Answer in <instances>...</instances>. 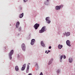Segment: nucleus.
<instances>
[{
  "label": "nucleus",
  "instance_id": "c9c22d12",
  "mask_svg": "<svg viewBox=\"0 0 75 75\" xmlns=\"http://www.w3.org/2000/svg\"><path fill=\"white\" fill-rule=\"evenodd\" d=\"M44 8L43 7H42L41 8L40 10H42V9H43Z\"/></svg>",
  "mask_w": 75,
  "mask_h": 75
},
{
  "label": "nucleus",
  "instance_id": "a19ab883",
  "mask_svg": "<svg viewBox=\"0 0 75 75\" xmlns=\"http://www.w3.org/2000/svg\"><path fill=\"white\" fill-rule=\"evenodd\" d=\"M28 64H29V65H30V64L28 63Z\"/></svg>",
  "mask_w": 75,
  "mask_h": 75
},
{
  "label": "nucleus",
  "instance_id": "e433bc0d",
  "mask_svg": "<svg viewBox=\"0 0 75 75\" xmlns=\"http://www.w3.org/2000/svg\"><path fill=\"white\" fill-rule=\"evenodd\" d=\"M28 75H32V74L30 73L28 74Z\"/></svg>",
  "mask_w": 75,
  "mask_h": 75
},
{
  "label": "nucleus",
  "instance_id": "39448f33",
  "mask_svg": "<svg viewBox=\"0 0 75 75\" xmlns=\"http://www.w3.org/2000/svg\"><path fill=\"white\" fill-rule=\"evenodd\" d=\"M21 48L24 52H25V49H26V47H25V45L23 43L22 44L21 46Z\"/></svg>",
  "mask_w": 75,
  "mask_h": 75
},
{
  "label": "nucleus",
  "instance_id": "4468645a",
  "mask_svg": "<svg viewBox=\"0 0 75 75\" xmlns=\"http://www.w3.org/2000/svg\"><path fill=\"white\" fill-rule=\"evenodd\" d=\"M62 58H63V55H61L59 59V62H62Z\"/></svg>",
  "mask_w": 75,
  "mask_h": 75
},
{
  "label": "nucleus",
  "instance_id": "37998d69",
  "mask_svg": "<svg viewBox=\"0 0 75 75\" xmlns=\"http://www.w3.org/2000/svg\"><path fill=\"white\" fill-rule=\"evenodd\" d=\"M18 34V35H19L20 34Z\"/></svg>",
  "mask_w": 75,
  "mask_h": 75
},
{
  "label": "nucleus",
  "instance_id": "c756f323",
  "mask_svg": "<svg viewBox=\"0 0 75 75\" xmlns=\"http://www.w3.org/2000/svg\"><path fill=\"white\" fill-rule=\"evenodd\" d=\"M19 9H20V10H22L23 9V8L21 6H20L19 7Z\"/></svg>",
  "mask_w": 75,
  "mask_h": 75
},
{
  "label": "nucleus",
  "instance_id": "cd10ccee",
  "mask_svg": "<svg viewBox=\"0 0 75 75\" xmlns=\"http://www.w3.org/2000/svg\"><path fill=\"white\" fill-rule=\"evenodd\" d=\"M37 67V69H36V70H37V69H39V66H37V67Z\"/></svg>",
  "mask_w": 75,
  "mask_h": 75
},
{
  "label": "nucleus",
  "instance_id": "f03ea898",
  "mask_svg": "<svg viewBox=\"0 0 75 75\" xmlns=\"http://www.w3.org/2000/svg\"><path fill=\"white\" fill-rule=\"evenodd\" d=\"M13 54H14V50H12L8 54L9 58L10 60L12 59V55H13Z\"/></svg>",
  "mask_w": 75,
  "mask_h": 75
},
{
  "label": "nucleus",
  "instance_id": "4c0bfd02",
  "mask_svg": "<svg viewBox=\"0 0 75 75\" xmlns=\"http://www.w3.org/2000/svg\"><path fill=\"white\" fill-rule=\"evenodd\" d=\"M47 51H48V52H51V51L50 50H48Z\"/></svg>",
  "mask_w": 75,
  "mask_h": 75
},
{
  "label": "nucleus",
  "instance_id": "473e14b6",
  "mask_svg": "<svg viewBox=\"0 0 75 75\" xmlns=\"http://www.w3.org/2000/svg\"><path fill=\"white\" fill-rule=\"evenodd\" d=\"M45 52L46 54H48V53H49V52H47V50H46Z\"/></svg>",
  "mask_w": 75,
  "mask_h": 75
},
{
  "label": "nucleus",
  "instance_id": "6ab92c4d",
  "mask_svg": "<svg viewBox=\"0 0 75 75\" xmlns=\"http://www.w3.org/2000/svg\"><path fill=\"white\" fill-rule=\"evenodd\" d=\"M56 72L57 74H59L60 72H61V69H58L56 71Z\"/></svg>",
  "mask_w": 75,
  "mask_h": 75
},
{
  "label": "nucleus",
  "instance_id": "7c9ffc66",
  "mask_svg": "<svg viewBox=\"0 0 75 75\" xmlns=\"http://www.w3.org/2000/svg\"><path fill=\"white\" fill-rule=\"evenodd\" d=\"M17 55V58H20V55L18 54Z\"/></svg>",
  "mask_w": 75,
  "mask_h": 75
},
{
  "label": "nucleus",
  "instance_id": "423d86ee",
  "mask_svg": "<svg viewBox=\"0 0 75 75\" xmlns=\"http://www.w3.org/2000/svg\"><path fill=\"white\" fill-rule=\"evenodd\" d=\"M40 26V24L37 23L35 24L34 25V28H35V30H37L38 29V28Z\"/></svg>",
  "mask_w": 75,
  "mask_h": 75
},
{
  "label": "nucleus",
  "instance_id": "5701e85b",
  "mask_svg": "<svg viewBox=\"0 0 75 75\" xmlns=\"http://www.w3.org/2000/svg\"><path fill=\"white\" fill-rule=\"evenodd\" d=\"M52 62L49 61V62L48 63V64L49 65H51V64H52Z\"/></svg>",
  "mask_w": 75,
  "mask_h": 75
},
{
  "label": "nucleus",
  "instance_id": "a211bd4d",
  "mask_svg": "<svg viewBox=\"0 0 75 75\" xmlns=\"http://www.w3.org/2000/svg\"><path fill=\"white\" fill-rule=\"evenodd\" d=\"M22 30V27L21 26L19 27L18 28V31H21Z\"/></svg>",
  "mask_w": 75,
  "mask_h": 75
},
{
  "label": "nucleus",
  "instance_id": "412c9836",
  "mask_svg": "<svg viewBox=\"0 0 75 75\" xmlns=\"http://www.w3.org/2000/svg\"><path fill=\"white\" fill-rule=\"evenodd\" d=\"M54 61V59H53L52 58L50 59V61L52 63V61Z\"/></svg>",
  "mask_w": 75,
  "mask_h": 75
},
{
  "label": "nucleus",
  "instance_id": "9d476101",
  "mask_svg": "<svg viewBox=\"0 0 75 75\" xmlns=\"http://www.w3.org/2000/svg\"><path fill=\"white\" fill-rule=\"evenodd\" d=\"M66 44L67 45H68V46H69V47H70L71 46V45H70V44H71V43L69 40H67L66 41Z\"/></svg>",
  "mask_w": 75,
  "mask_h": 75
},
{
  "label": "nucleus",
  "instance_id": "79ce46f5",
  "mask_svg": "<svg viewBox=\"0 0 75 75\" xmlns=\"http://www.w3.org/2000/svg\"><path fill=\"white\" fill-rule=\"evenodd\" d=\"M10 25H11V24Z\"/></svg>",
  "mask_w": 75,
  "mask_h": 75
},
{
  "label": "nucleus",
  "instance_id": "c85d7f7f",
  "mask_svg": "<svg viewBox=\"0 0 75 75\" xmlns=\"http://www.w3.org/2000/svg\"><path fill=\"white\" fill-rule=\"evenodd\" d=\"M38 63H36V64H35V67H37V66H38Z\"/></svg>",
  "mask_w": 75,
  "mask_h": 75
},
{
  "label": "nucleus",
  "instance_id": "f8f14e48",
  "mask_svg": "<svg viewBox=\"0 0 75 75\" xmlns=\"http://www.w3.org/2000/svg\"><path fill=\"white\" fill-rule=\"evenodd\" d=\"M73 59L72 58L70 57L69 59V62L70 63H72L73 62Z\"/></svg>",
  "mask_w": 75,
  "mask_h": 75
},
{
  "label": "nucleus",
  "instance_id": "bb28decb",
  "mask_svg": "<svg viewBox=\"0 0 75 75\" xmlns=\"http://www.w3.org/2000/svg\"><path fill=\"white\" fill-rule=\"evenodd\" d=\"M18 27H19V25H16V28H18Z\"/></svg>",
  "mask_w": 75,
  "mask_h": 75
},
{
  "label": "nucleus",
  "instance_id": "2f4dec72",
  "mask_svg": "<svg viewBox=\"0 0 75 75\" xmlns=\"http://www.w3.org/2000/svg\"><path fill=\"white\" fill-rule=\"evenodd\" d=\"M63 35H64V36H65V35H66V32H65V33H63Z\"/></svg>",
  "mask_w": 75,
  "mask_h": 75
},
{
  "label": "nucleus",
  "instance_id": "72a5a7b5",
  "mask_svg": "<svg viewBox=\"0 0 75 75\" xmlns=\"http://www.w3.org/2000/svg\"><path fill=\"white\" fill-rule=\"evenodd\" d=\"M39 75H43V74L42 72H41Z\"/></svg>",
  "mask_w": 75,
  "mask_h": 75
},
{
  "label": "nucleus",
  "instance_id": "20e7f679",
  "mask_svg": "<svg viewBox=\"0 0 75 75\" xmlns=\"http://www.w3.org/2000/svg\"><path fill=\"white\" fill-rule=\"evenodd\" d=\"M50 20V17H47L45 18L46 23L47 24H50L51 23V20Z\"/></svg>",
  "mask_w": 75,
  "mask_h": 75
},
{
  "label": "nucleus",
  "instance_id": "a878e982",
  "mask_svg": "<svg viewBox=\"0 0 75 75\" xmlns=\"http://www.w3.org/2000/svg\"><path fill=\"white\" fill-rule=\"evenodd\" d=\"M63 59H65V58H66V56H65V55H63Z\"/></svg>",
  "mask_w": 75,
  "mask_h": 75
},
{
  "label": "nucleus",
  "instance_id": "ddd939ff",
  "mask_svg": "<svg viewBox=\"0 0 75 75\" xmlns=\"http://www.w3.org/2000/svg\"><path fill=\"white\" fill-rule=\"evenodd\" d=\"M63 47V45H62L59 44L58 45V48L59 50H61Z\"/></svg>",
  "mask_w": 75,
  "mask_h": 75
},
{
  "label": "nucleus",
  "instance_id": "9b49d317",
  "mask_svg": "<svg viewBox=\"0 0 75 75\" xmlns=\"http://www.w3.org/2000/svg\"><path fill=\"white\" fill-rule=\"evenodd\" d=\"M24 16V13H22L21 14H20L19 16V17L20 18H22Z\"/></svg>",
  "mask_w": 75,
  "mask_h": 75
},
{
  "label": "nucleus",
  "instance_id": "2eb2a0df",
  "mask_svg": "<svg viewBox=\"0 0 75 75\" xmlns=\"http://www.w3.org/2000/svg\"><path fill=\"white\" fill-rule=\"evenodd\" d=\"M15 69L16 71L17 72H18V70H19V68L17 66H16L15 67Z\"/></svg>",
  "mask_w": 75,
  "mask_h": 75
},
{
  "label": "nucleus",
  "instance_id": "aec40b11",
  "mask_svg": "<svg viewBox=\"0 0 75 75\" xmlns=\"http://www.w3.org/2000/svg\"><path fill=\"white\" fill-rule=\"evenodd\" d=\"M25 67H22L21 68V71H24V70H25Z\"/></svg>",
  "mask_w": 75,
  "mask_h": 75
},
{
  "label": "nucleus",
  "instance_id": "7ed1b4c3",
  "mask_svg": "<svg viewBox=\"0 0 75 75\" xmlns=\"http://www.w3.org/2000/svg\"><path fill=\"white\" fill-rule=\"evenodd\" d=\"M47 31V29L46 28V27L43 26L42 28L41 29L39 30V33H43L44 32H45Z\"/></svg>",
  "mask_w": 75,
  "mask_h": 75
},
{
  "label": "nucleus",
  "instance_id": "58836bf2",
  "mask_svg": "<svg viewBox=\"0 0 75 75\" xmlns=\"http://www.w3.org/2000/svg\"><path fill=\"white\" fill-rule=\"evenodd\" d=\"M58 34L59 35L60 34V33H59V32H58Z\"/></svg>",
  "mask_w": 75,
  "mask_h": 75
},
{
  "label": "nucleus",
  "instance_id": "b1692460",
  "mask_svg": "<svg viewBox=\"0 0 75 75\" xmlns=\"http://www.w3.org/2000/svg\"><path fill=\"white\" fill-rule=\"evenodd\" d=\"M24 3H27L28 0H23Z\"/></svg>",
  "mask_w": 75,
  "mask_h": 75
},
{
  "label": "nucleus",
  "instance_id": "f257e3e1",
  "mask_svg": "<svg viewBox=\"0 0 75 75\" xmlns=\"http://www.w3.org/2000/svg\"><path fill=\"white\" fill-rule=\"evenodd\" d=\"M64 5L62 4H61L59 6H55V10L56 11H58L59 10H61V9H62Z\"/></svg>",
  "mask_w": 75,
  "mask_h": 75
},
{
  "label": "nucleus",
  "instance_id": "f3484780",
  "mask_svg": "<svg viewBox=\"0 0 75 75\" xmlns=\"http://www.w3.org/2000/svg\"><path fill=\"white\" fill-rule=\"evenodd\" d=\"M29 64L28 65L26 69V73H28L29 72Z\"/></svg>",
  "mask_w": 75,
  "mask_h": 75
},
{
  "label": "nucleus",
  "instance_id": "0eeeda50",
  "mask_svg": "<svg viewBox=\"0 0 75 75\" xmlns=\"http://www.w3.org/2000/svg\"><path fill=\"white\" fill-rule=\"evenodd\" d=\"M35 40L34 39H33L31 40V42H30V44L31 45H33L35 43Z\"/></svg>",
  "mask_w": 75,
  "mask_h": 75
},
{
  "label": "nucleus",
  "instance_id": "393cba45",
  "mask_svg": "<svg viewBox=\"0 0 75 75\" xmlns=\"http://www.w3.org/2000/svg\"><path fill=\"white\" fill-rule=\"evenodd\" d=\"M16 25H20V22H19V21L17 22L16 23Z\"/></svg>",
  "mask_w": 75,
  "mask_h": 75
},
{
  "label": "nucleus",
  "instance_id": "6e6552de",
  "mask_svg": "<svg viewBox=\"0 0 75 75\" xmlns=\"http://www.w3.org/2000/svg\"><path fill=\"white\" fill-rule=\"evenodd\" d=\"M44 4L46 6H48L50 4V1L49 0H46L44 2Z\"/></svg>",
  "mask_w": 75,
  "mask_h": 75
},
{
  "label": "nucleus",
  "instance_id": "f704fd0d",
  "mask_svg": "<svg viewBox=\"0 0 75 75\" xmlns=\"http://www.w3.org/2000/svg\"><path fill=\"white\" fill-rule=\"evenodd\" d=\"M52 47L51 46H50L49 47V49H51Z\"/></svg>",
  "mask_w": 75,
  "mask_h": 75
},
{
  "label": "nucleus",
  "instance_id": "1a4fd4ad",
  "mask_svg": "<svg viewBox=\"0 0 75 75\" xmlns=\"http://www.w3.org/2000/svg\"><path fill=\"white\" fill-rule=\"evenodd\" d=\"M40 44L42 47L43 48H45V47H46V46H45V44H44V41H41V42Z\"/></svg>",
  "mask_w": 75,
  "mask_h": 75
},
{
  "label": "nucleus",
  "instance_id": "dca6fc26",
  "mask_svg": "<svg viewBox=\"0 0 75 75\" xmlns=\"http://www.w3.org/2000/svg\"><path fill=\"white\" fill-rule=\"evenodd\" d=\"M70 34L71 33H70V32H67V33H66V36L67 37H68V36H69V35H70Z\"/></svg>",
  "mask_w": 75,
  "mask_h": 75
},
{
  "label": "nucleus",
  "instance_id": "4be33fe9",
  "mask_svg": "<svg viewBox=\"0 0 75 75\" xmlns=\"http://www.w3.org/2000/svg\"><path fill=\"white\" fill-rule=\"evenodd\" d=\"M22 67H24V68H26V64H24L23 65V66Z\"/></svg>",
  "mask_w": 75,
  "mask_h": 75
},
{
  "label": "nucleus",
  "instance_id": "ea45409f",
  "mask_svg": "<svg viewBox=\"0 0 75 75\" xmlns=\"http://www.w3.org/2000/svg\"><path fill=\"white\" fill-rule=\"evenodd\" d=\"M4 48H5V49H6V47H4Z\"/></svg>",
  "mask_w": 75,
  "mask_h": 75
}]
</instances>
